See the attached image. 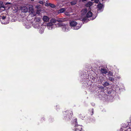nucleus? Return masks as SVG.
<instances>
[{
  "label": "nucleus",
  "instance_id": "1",
  "mask_svg": "<svg viewBox=\"0 0 131 131\" xmlns=\"http://www.w3.org/2000/svg\"><path fill=\"white\" fill-rule=\"evenodd\" d=\"M70 25L71 28L74 30H77L81 27L80 25L74 21H71L70 22Z\"/></svg>",
  "mask_w": 131,
  "mask_h": 131
},
{
  "label": "nucleus",
  "instance_id": "2",
  "mask_svg": "<svg viewBox=\"0 0 131 131\" xmlns=\"http://www.w3.org/2000/svg\"><path fill=\"white\" fill-rule=\"evenodd\" d=\"M0 20L2 24H6L9 23V19L6 16H1Z\"/></svg>",
  "mask_w": 131,
  "mask_h": 131
},
{
  "label": "nucleus",
  "instance_id": "3",
  "mask_svg": "<svg viewBox=\"0 0 131 131\" xmlns=\"http://www.w3.org/2000/svg\"><path fill=\"white\" fill-rule=\"evenodd\" d=\"M60 25L63 31L67 32L69 30V26L67 24H65L63 23H61L60 24Z\"/></svg>",
  "mask_w": 131,
  "mask_h": 131
},
{
  "label": "nucleus",
  "instance_id": "4",
  "mask_svg": "<svg viewBox=\"0 0 131 131\" xmlns=\"http://www.w3.org/2000/svg\"><path fill=\"white\" fill-rule=\"evenodd\" d=\"M82 128L81 126L80 125H78L76 124L75 126H74L73 130L75 131H81Z\"/></svg>",
  "mask_w": 131,
  "mask_h": 131
},
{
  "label": "nucleus",
  "instance_id": "5",
  "mask_svg": "<svg viewBox=\"0 0 131 131\" xmlns=\"http://www.w3.org/2000/svg\"><path fill=\"white\" fill-rule=\"evenodd\" d=\"M47 26L48 29L49 30H51L54 27H55L56 25H54L50 22L48 23L47 24Z\"/></svg>",
  "mask_w": 131,
  "mask_h": 131
},
{
  "label": "nucleus",
  "instance_id": "6",
  "mask_svg": "<svg viewBox=\"0 0 131 131\" xmlns=\"http://www.w3.org/2000/svg\"><path fill=\"white\" fill-rule=\"evenodd\" d=\"M21 9L22 12L24 13L27 12L28 10V9L27 7L25 6L21 7Z\"/></svg>",
  "mask_w": 131,
  "mask_h": 131
},
{
  "label": "nucleus",
  "instance_id": "7",
  "mask_svg": "<svg viewBox=\"0 0 131 131\" xmlns=\"http://www.w3.org/2000/svg\"><path fill=\"white\" fill-rule=\"evenodd\" d=\"M29 12L33 14L34 12V10L32 6H30L29 8Z\"/></svg>",
  "mask_w": 131,
  "mask_h": 131
},
{
  "label": "nucleus",
  "instance_id": "8",
  "mask_svg": "<svg viewBox=\"0 0 131 131\" xmlns=\"http://www.w3.org/2000/svg\"><path fill=\"white\" fill-rule=\"evenodd\" d=\"M43 20L44 21L47 22L49 20V18L47 16H45L43 17Z\"/></svg>",
  "mask_w": 131,
  "mask_h": 131
},
{
  "label": "nucleus",
  "instance_id": "9",
  "mask_svg": "<svg viewBox=\"0 0 131 131\" xmlns=\"http://www.w3.org/2000/svg\"><path fill=\"white\" fill-rule=\"evenodd\" d=\"M92 13L90 11H89L86 14L87 17L88 18L90 17H92Z\"/></svg>",
  "mask_w": 131,
  "mask_h": 131
},
{
  "label": "nucleus",
  "instance_id": "10",
  "mask_svg": "<svg viewBox=\"0 0 131 131\" xmlns=\"http://www.w3.org/2000/svg\"><path fill=\"white\" fill-rule=\"evenodd\" d=\"M93 3L91 2H89L85 4V6L87 7H90L93 5Z\"/></svg>",
  "mask_w": 131,
  "mask_h": 131
},
{
  "label": "nucleus",
  "instance_id": "11",
  "mask_svg": "<svg viewBox=\"0 0 131 131\" xmlns=\"http://www.w3.org/2000/svg\"><path fill=\"white\" fill-rule=\"evenodd\" d=\"M87 10L86 8L83 9L81 11V13L82 15H84L87 13Z\"/></svg>",
  "mask_w": 131,
  "mask_h": 131
},
{
  "label": "nucleus",
  "instance_id": "12",
  "mask_svg": "<svg viewBox=\"0 0 131 131\" xmlns=\"http://www.w3.org/2000/svg\"><path fill=\"white\" fill-rule=\"evenodd\" d=\"M101 72L103 74H106L107 72V71L104 68H102L101 69Z\"/></svg>",
  "mask_w": 131,
  "mask_h": 131
},
{
  "label": "nucleus",
  "instance_id": "13",
  "mask_svg": "<svg viewBox=\"0 0 131 131\" xmlns=\"http://www.w3.org/2000/svg\"><path fill=\"white\" fill-rule=\"evenodd\" d=\"M103 6V5L101 4H100L98 5V7L99 10H101L102 7Z\"/></svg>",
  "mask_w": 131,
  "mask_h": 131
},
{
  "label": "nucleus",
  "instance_id": "14",
  "mask_svg": "<svg viewBox=\"0 0 131 131\" xmlns=\"http://www.w3.org/2000/svg\"><path fill=\"white\" fill-rule=\"evenodd\" d=\"M65 10L66 9L64 8H61L60 9V10L58 11V13H63L64 12Z\"/></svg>",
  "mask_w": 131,
  "mask_h": 131
},
{
  "label": "nucleus",
  "instance_id": "15",
  "mask_svg": "<svg viewBox=\"0 0 131 131\" xmlns=\"http://www.w3.org/2000/svg\"><path fill=\"white\" fill-rule=\"evenodd\" d=\"M34 20L35 21L39 23L41 19L40 18L36 17L35 18Z\"/></svg>",
  "mask_w": 131,
  "mask_h": 131
},
{
  "label": "nucleus",
  "instance_id": "16",
  "mask_svg": "<svg viewBox=\"0 0 131 131\" xmlns=\"http://www.w3.org/2000/svg\"><path fill=\"white\" fill-rule=\"evenodd\" d=\"M4 8V9L3 10H4L5 9V8L4 7V6L3 5V2L1 1L0 2V8Z\"/></svg>",
  "mask_w": 131,
  "mask_h": 131
},
{
  "label": "nucleus",
  "instance_id": "17",
  "mask_svg": "<svg viewBox=\"0 0 131 131\" xmlns=\"http://www.w3.org/2000/svg\"><path fill=\"white\" fill-rule=\"evenodd\" d=\"M63 19L61 18H59L56 20V21L59 22H61L64 21Z\"/></svg>",
  "mask_w": 131,
  "mask_h": 131
},
{
  "label": "nucleus",
  "instance_id": "18",
  "mask_svg": "<svg viewBox=\"0 0 131 131\" xmlns=\"http://www.w3.org/2000/svg\"><path fill=\"white\" fill-rule=\"evenodd\" d=\"M34 26L35 28H37L39 29L40 28V26H39V24L37 23L35 24H34Z\"/></svg>",
  "mask_w": 131,
  "mask_h": 131
},
{
  "label": "nucleus",
  "instance_id": "19",
  "mask_svg": "<svg viewBox=\"0 0 131 131\" xmlns=\"http://www.w3.org/2000/svg\"><path fill=\"white\" fill-rule=\"evenodd\" d=\"M56 21L54 19H52L50 20V22H51L52 24H53Z\"/></svg>",
  "mask_w": 131,
  "mask_h": 131
},
{
  "label": "nucleus",
  "instance_id": "20",
  "mask_svg": "<svg viewBox=\"0 0 131 131\" xmlns=\"http://www.w3.org/2000/svg\"><path fill=\"white\" fill-rule=\"evenodd\" d=\"M103 83V85L104 86H107L109 84V83L107 82H105L104 83Z\"/></svg>",
  "mask_w": 131,
  "mask_h": 131
},
{
  "label": "nucleus",
  "instance_id": "21",
  "mask_svg": "<svg viewBox=\"0 0 131 131\" xmlns=\"http://www.w3.org/2000/svg\"><path fill=\"white\" fill-rule=\"evenodd\" d=\"M113 73L111 72H109L108 73V76L110 77L112 75Z\"/></svg>",
  "mask_w": 131,
  "mask_h": 131
},
{
  "label": "nucleus",
  "instance_id": "22",
  "mask_svg": "<svg viewBox=\"0 0 131 131\" xmlns=\"http://www.w3.org/2000/svg\"><path fill=\"white\" fill-rule=\"evenodd\" d=\"M49 5L51 7H55V6L54 5L51 3H49Z\"/></svg>",
  "mask_w": 131,
  "mask_h": 131
},
{
  "label": "nucleus",
  "instance_id": "23",
  "mask_svg": "<svg viewBox=\"0 0 131 131\" xmlns=\"http://www.w3.org/2000/svg\"><path fill=\"white\" fill-rule=\"evenodd\" d=\"M71 5H75L76 4V2L75 1H72L70 3Z\"/></svg>",
  "mask_w": 131,
  "mask_h": 131
},
{
  "label": "nucleus",
  "instance_id": "24",
  "mask_svg": "<svg viewBox=\"0 0 131 131\" xmlns=\"http://www.w3.org/2000/svg\"><path fill=\"white\" fill-rule=\"evenodd\" d=\"M109 80L111 81H113L114 80V78L112 77H110L109 78Z\"/></svg>",
  "mask_w": 131,
  "mask_h": 131
},
{
  "label": "nucleus",
  "instance_id": "25",
  "mask_svg": "<svg viewBox=\"0 0 131 131\" xmlns=\"http://www.w3.org/2000/svg\"><path fill=\"white\" fill-rule=\"evenodd\" d=\"M25 26L26 27L27 29H29L31 27V25H27V24Z\"/></svg>",
  "mask_w": 131,
  "mask_h": 131
},
{
  "label": "nucleus",
  "instance_id": "26",
  "mask_svg": "<svg viewBox=\"0 0 131 131\" xmlns=\"http://www.w3.org/2000/svg\"><path fill=\"white\" fill-rule=\"evenodd\" d=\"M39 3L43 5L44 4L43 2L42 1H39Z\"/></svg>",
  "mask_w": 131,
  "mask_h": 131
},
{
  "label": "nucleus",
  "instance_id": "27",
  "mask_svg": "<svg viewBox=\"0 0 131 131\" xmlns=\"http://www.w3.org/2000/svg\"><path fill=\"white\" fill-rule=\"evenodd\" d=\"M99 1V0H94V3H98Z\"/></svg>",
  "mask_w": 131,
  "mask_h": 131
},
{
  "label": "nucleus",
  "instance_id": "28",
  "mask_svg": "<svg viewBox=\"0 0 131 131\" xmlns=\"http://www.w3.org/2000/svg\"><path fill=\"white\" fill-rule=\"evenodd\" d=\"M39 32L40 34H42L43 32V30H40Z\"/></svg>",
  "mask_w": 131,
  "mask_h": 131
},
{
  "label": "nucleus",
  "instance_id": "29",
  "mask_svg": "<svg viewBox=\"0 0 131 131\" xmlns=\"http://www.w3.org/2000/svg\"><path fill=\"white\" fill-rule=\"evenodd\" d=\"M83 2H84L85 1H86V0H81Z\"/></svg>",
  "mask_w": 131,
  "mask_h": 131
},
{
  "label": "nucleus",
  "instance_id": "30",
  "mask_svg": "<svg viewBox=\"0 0 131 131\" xmlns=\"http://www.w3.org/2000/svg\"><path fill=\"white\" fill-rule=\"evenodd\" d=\"M10 3H6V5H7V4H10Z\"/></svg>",
  "mask_w": 131,
  "mask_h": 131
},
{
  "label": "nucleus",
  "instance_id": "31",
  "mask_svg": "<svg viewBox=\"0 0 131 131\" xmlns=\"http://www.w3.org/2000/svg\"><path fill=\"white\" fill-rule=\"evenodd\" d=\"M2 11V10H1V8H0V13Z\"/></svg>",
  "mask_w": 131,
  "mask_h": 131
},
{
  "label": "nucleus",
  "instance_id": "32",
  "mask_svg": "<svg viewBox=\"0 0 131 131\" xmlns=\"http://www.w3.org/2000/svg\"><path fill=\"white\" fill-rule=\"evenodd\" d=\"M117 77L118 79H119L120 78V77L119 76Z\"/></svg>",
  "mask_w": 131,
  "mask_h": 131
},
{
  "label": "nucleus",
  "instance_id": "33",
  "mask_svg": "<svg viewBox=\"0 0 131 131\" xmlns=\"http://www.w3.org/2000/svg\"><path fill=\"white\" fill-rule=\"evenodd\" d=\"M102 1H105V0H102Z\"/></svg>",
  "mask_w": 131,
  "mask_h": 131
},
{
  "label": "nucleus",
  "instance_id": "34",
  "mask_svg": "<svg viewBox=\"0 0 131 131\" xmlns=\"http://www.w3.org/2000/svg\"><path fill=\"white\" fill-rule=\"evenodd\" d=\"M94 0H91V1H93Z\"/></svg>",
  "mask_w": 131,
  "mask_h": 131
}]
</instances>
